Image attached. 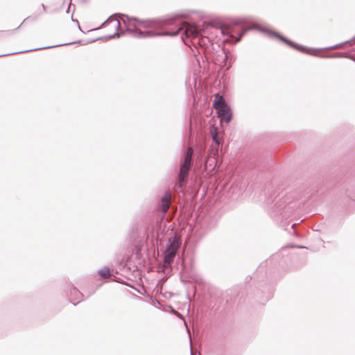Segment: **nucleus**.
Masks as SVG:
<instances>
[{
  "label": "nucleus",
  "mask_w": 355,
  "mask_h": 355,
  "mask_svg": "<svg viewBox=\"0 0 355 355\" xmlns=\"http://www.w3.org/2000/svg\"><path fill=\"white\" fill-rule=\"evenodd\" d=\"M192 14H196L200 19L205 18L200 11L188 10L164 18L143 20L122 15V21L127 31L137 38L175 36L181 33L182 42L190 47L194 56L202 53L207 58L214 59L216 56L223 61L229 60L230 53L222 44L225 40L214 37V32H220L227 35L231 42L237 43L251 29L245 19H235L223 28H216L205 21L201 26L195 22L191 17Z\"/></svg>",
  "instance_id": "1"
},
{
  "label": "nucleus",
  "mask_w": 355,
  "mask_h": 355,
  "mask_svg": "<svg viewBox=\"0 0 355 355\" xmlns=\"http://www.w3.org/2000/svg\"><path fill=\"white\" fill-rule=\"evenodd\" d=\"M171 199V191H165L154 209L155 225H153L150 234L152 240L155 239L157 244L161 245L164 234L168 232L171 227V225L167 226L168 222L164 221L166 215L170 208Z\"/></svg>",
  "instance_id": "2"
},
{
  "label": "nucleus",
  "mask_w": 355,
  "mask_h": 355,
  "mask_svg": "<svg viewBox=\"0 0 355 355\" xmlns=\"http://www.w3.org/2000/svg\"><path fill=\"white\" fill-rule=\"evenodd\" d=\"M193 157V149L191 146L187 147L184 153L182 160L180 162V170L176 179L174 189L176 192L184 191L188 181Z\"/></svg>",
  "instance_id": "3"
},
{
  "label": "nucleus",
  "mask_w": 355,
  "mask_h": 355,
  "mask_svg": "<svg viewBox=\"0 0 355 355\" xmlns=\"http://www.w3.org/2000/svg\"><path fill=\"white\" fill-rule=\"evenodd\" d=\"M170 233L167 236V243L163 250V261L166 266H170L178 254V251L181 245V240L173 232V230H169Z\"/></svg>",
  "instance_id": "4"
},
{
  "label": "nucleus",
  "mask_w": 355,
  "mask_h": 355,
  "mask_svg": "<svg viewBox=\"0 0 355 355\" xmlns=\"http://www.w3.org/2000/svg\"><path fill=\"white\" fill-rule=\"evenodd\" d=\"M257 29L258 31H259L260 32L267 34L271 38H275V39L280 40L282 42L286 44L291 48L295 49L300 52L308 53V52H307L308 50H313V49H309L306 46H302L300 44L293 42L292 40L288 39L287 37H284V35H281L279 33H278L275 31L270 30L269 28H263H263H261V27L257 28Z\"/></svg>",
  "instance_id": "5"
},
{
  "label": "nucleus",
  "mask_w": 355,
  "mask_h": 355,
  "mask_svg": "<svg viewBox=\"0 0 355 355\" xmlns=\"http://www.w3.org/2000/svg\"><path fill=\"white\" fill-rule=\"evenodd\" d=\"M214 107L216 110L218 117L220 123H229L232 121V111L230 106L222 100L218 94L216 96L214 101Z\"/></svg>",
  "instance_id": "6"
},
{
  "label": "nucleus",
  "mask_w": 355,
  "mask_h": 355,
  "mask_svg": "<svg viewBox=\"0 0 355 355\" xmlns=\"http://www.w3.org/2000/svg\"><path fill=\"white\" fill-rule=\"evenodd\" d=\"M180 259V257H178ZM182 272L185 274L189 281L197 284L202 283L201 277L193 271V258L191 256L181 257Z\"/></svg>",
  "instance_id": "7"
},
{
  "label": "nucleus",
  "mask_w": 355,
  "mask_h": 355,
  "mask_svg": "<svg viewBox=\"0 0 355 355\" xmlns=\"http://www.w3.org/2000/svg\"><path fill=\"white\" fill-rule=\"evenodd\" d=\"M113 24V27L116 29V32L114 33V34H112V35H106L105 37H100L98 38V40H102L103 38L105 39H114V38H118L121 35H123V33H121V34H119V28L120 27V21L115 19L114 17V15H112L110 16V17H108L103 24H102V26H105L107 24Z\"/></svg>",
  "instance_id": "8"
},
{
  "label": "nucleus",
  "mask_w": 355,
  "mask_h": 355,
  "mask_svg": "<svg viewBox=\"0 0 355 355\" xmlns=\"http://www.w3.org/2000/svg\"><path fill=\"white\" fill-rule=\"evenodd\" d=\"M80 40H78L77 42H69V43H66V44H58V45H53V46H51L36 48V49H31V50H26V51H20L19 53H24V52H28V51H32L42 50V49H49V48H53V47H57V46H64V45H70V44H76V43H80Z\"/></svg>",
  "instance_id": "9"
},
{
  "label": "nucleus",
  "mask_w": 355,
  "mask_h": 355,
  "mask_svg": "<svg viewBox=\"0 0 355 355\" xmlns=\"http://www.w3.org/2000/svg\"><path fill=\"white\" fill-rule=\"evenodd\" d=\"M98 275L102 277L107 276L112 277L113 276V273L110 271V268L107 266L104 267L102 269H100L97 272Z\"/></svg>",
  "instance_id": "10"
},
{
  "label": "nucleus",
  "mask_w": 355,
  "mask_h": 355,
  "mask_svg": "<svg viewBox=\"0 0 355 355\" xmlns=\"http://www.w3.org/2000/svg\"><path fill=\"white\" fill-rule=\"evenodd\" d=\"M211 138H212V140L215 143L216 146H218L220 144L221 140H220V137H219V135L218 134V132H217L216 129H214L211 132Z\"/></svg>",
  "instance_id": "11"
},
{
  "label": "nucleus",
  "mask_w": 355,
  "mask_h": 355,
  "mask_svg": "<svg viewBox=\"0 0 355 355\" xmlns=\"http://www.w3.org/2000/svg\"><path fill=\"white\" fill-rule=\"evenodd\" d=\"M314 55L320 57V58H343L345 57L344 53H336L331 55H318L315 54Z\"/></svg>",
  "instance_id": "12"
},
{
  "label": "nucleus",
  "mask_w": 355,
  "mask_h": 355,
  "mask_svg": "<svg viewBox=\"0 0 355 355\" xmlns=\"http://www.w3.org/2000/svg\"><path fill=\"white\" fill-rule=\"evenodd\" d=\"M343 44L344 43H340V44H336V45L332 46H329V47H327V48H323V49H315V50H317V51H324V50L335 49H338V48L342 46Z\"/></svg>",
  "instance_id": "13"
},
{
  "label": "nucleus",
  "mask_w": 355,
  "mask_h": 355,
  "mask_svg": "<svg viewBox=\"0 0 355 355\" xmlns=\"http://www.w3.org/2000/svg\"><path fill=\"white\" fill-rule=\"evenodd\" d=\"M71 295H74L78 298L79 297H83L82 293H80L78 290L76 288H73L71 291Z\"/></svg>",
  "instance_id": "14"
},
{
  "label": "nucleus",
  "mask_w": 355,
  "mask_h": 355,
  "mask_svg": "<svg viewBox=\"0 0 355 355\" xmlns=\"http://www.w3.org/2000/svg\"><path fill=\"white\" fill-rule=\"evenodd\" d=\"M71 20H72L73 21H74V22L77 23V24L78 25V28H79V30H80V31H83L81 30V28H80V24H79L78 21L77 19H73V16H71Z\"/></svg>",
  "instance_id": "15"
},
{
  "label": "nucleus",
  "mask_w": 355,
  "mask_h": 355,
  "mask_svg": "<svg viewBox=\"0 0 355 355\" xmlns=\"http://www.w3.org/2000/svg\"><path fill=\"white\" fill-rule=\"evenodd\" d=\"M291 248H305L304 246L302 245H291Z\"/></svg>",
  "instance_id": "16"
},
{
  "label": "nucleus",
  "mask_w": 355,
  "mask_h": 355,
  "mask_svg": "<svg viewBox=\"0 0 355 355\" xmlns=\"http://www.w3.org/2000/svg\"><path fill=\"white\" fill-rule=\"evenodd\" d=\"M28 19H30V17H26V18L23 21V22H22V23H21V24H20V25H19V26L16 28V30H17V29H18V28H19V27H20V26H21V25H22V24H23L26 21V20H28Z\"/></svg>",
  "instance_id": "17"
},
{
  "label": "nucleus",
  "mask_w": 355,
  "mask_h": 355,
  "mask_svg": "<svg viewBox=\"0 0 355 355\" xmlns=\"http://www.w3.org/2000/svg\"><path fill=\"white\" fill-rule=\"evenodd\" d=\"M43 12H45L46 11V6L44 4H42Z\"/></svg>",
  "instance_id": "18"
},
{
  "label": "nucleus",
  "mask_w": 355,
  "mask_h": 355,
  "mask_svg": "<svg viewBox=\"0 0 355 355\" xmlns=\"http://www.w3.org/2000/svg\"><path fill=\"white\" fill-rule=\"evenodd\" d=\"M175 312L176 315H177L178 318H182V314H181V313H179V312H178V311H175Z\"/></svg>",
  "instance_id": "19"
},
{
  "label": "nucleus",
  "mask_w": 355,
  "mask_h": 355,
  "mask_svg": "<svg viewBox=\"0 0 355 355\" xmlns=\"http://www.w3.org/2000/svg\"><path fill=\"white\" fill-rule=\"evenodd\" d=\"M268 297H267V298H266V299H265V300H259V302H260V303H264L266 301H267V300H268Z\"/></svg>",
  "instance_id": "20"
},
{
  "label": "nucleus",
  "mask_w": 355,
  "mask_h": 355,
  "mask_svg": "<svg viewBox=\"0 0 355 355\" xmlns=\"http://www.w3.org/2000/svg\"><path fill=\"white\" fill-rule=\"evenodd\" d=\"M16 53H8V54H4V55H1V56H4V55H12V54H15Z\"/></svg>",
  "instance_id": "21"
},
{
  "label": "nucleus",
  "mask_w": 355,
  "mask_h": 355,
  "mask_svg": "<svg viewBox=\"0 0 355 355\" xmlns=\"http://www.w3.org/2000/svg\"><path fill=\"white\" fill-rule=\"evenodd\" d=\"M297 224L296 223H293L292 225H291V227L293 228L294 226H295Z\"/></svg>",
  "instance_id": "22"
},
{
  "label": "nucleus",
  "mask_w": 355,
  "mask_h": 355,
  "mask_svg": "<svg viewBox=\"0 0 355 355\" xmlns=\"http://www.w3.org/2000/svg\"><path fill=\"white\" fill-rule=\"evenodd\" d=\"M352 41L355 42V36L352 38Z\"/></svg>",
  "instance_id": "23"
},
{
  "label": "nucleus",
  "mask_w": 355,
  "mask_h": 355,
  "mask_svg": "<svg viewBox=\"0 0 355 355\" xmlns=\"http://www.w3.org/2000/svg\"><path fill=\"white\" fill-rule=\"evenodd\" d=\"M354 61H355V60H354Z\"/></svg>",
  "instance_id": "24"
}]
</instances>
